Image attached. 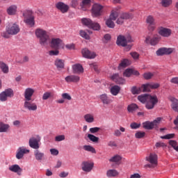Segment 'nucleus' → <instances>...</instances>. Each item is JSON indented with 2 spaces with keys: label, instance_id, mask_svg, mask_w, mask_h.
Masks as SVG:
<instances>
[{
  "label": "nucleus",
  "instance_id": "1",
  "mask_svg": "<svg viewBox=\"0 0 178 178\" xmlns=\"http://www.w3.org/2000/svg\"><path fill=\"white\" fill-rule=\"evenodd\" d=\"M161 85L158 83H148L142 85L141 88H137V86H133L131 89V92L133 95L141 94V91L143 92H150L151 90H156L159 88Z\"/></svg>",
  "mask_w": 178,
  "mask_h": 178
},
{
  "label": "nucleus",
  "instance_id": "2",
  "mask_svg": "<svg viewBox=\"0 0 178 178\" xmlns=\"http://www.w3.org/2000/svg\"><path fill=\"white\" fill-rule=\"evenodd\" d=\"M35 34L39 40V44L42 47H45V45H48V42H49V35L47 31L41 29H37L35 31Z\"/></svg>",
  "mask_w": 178,
  "mask_h": 178
},
{
  "label": "nucleus",
  "instance_id": "3",
  "mask_svg": "<svg viewBox=\"0 0 178 178\" xmlns=\"http://www.w3.org/2000/svg\"><path fill=\"white\" fill-rule=\"evenodd\" d=\"M128 42H133L131 35L124 36L120 35L117 38L116 44L117 45H120L121 47H126V51H130L131 49V45H127Z\"/></svg>",
  "mask_w": 178,
  "mask_h": 178
},
{
  "label": "nucleus",
  "instance_id": "4",
  "mask_svg": "<svg viewBox=\"0 0 178 178\" xmlns=\"http://www.w3.org/2000/svg\"><path fill=\"white\" fill-rule=\"evenodd\" d=\"M148 164L146 165L147 168H150L151 169H154L158 166V155L154 153H150L149 156L145 158Z\"/></svg>",
  "mask_w": 178,
  "mask_h": 178
},
{
  "label": "nucleus",
  "instance_id": "5",
  "mask_svg": "<svg viewBox=\"0 0 178 178\" xmlns=\"http://www.w3.org/2000/svg\"><path fill=\"white\" fill-rule=\"evenodd\" d=\"M158 102H159V100L158 99V97L156 95H149L145 103L146 109H148V110L154 109L155 106L158 105Z\"/></svg>",
  "mask_w": 178,
  "mask_h": 178
},
{
  "label": "nucleus",
  "instance_id": "6",
  "mask_svg": "<svg viewBox=\"0 0 178 178\" xmlns=\"http://www.w3.org/2000/svg\"><path fill=\"white\" fill-rule=\"evenodd\" d=\"M81 23L89 29H92V30H95L97 31L101 29V26L99 24H98V22H94L92 20L88 18H83L81 19Z\"/></svg>",
  "mask_w": 178,
  "mask_h": 178
},
{
  "label": "nucleus",
  "instance_id": "7",
  "mask_svg": "<svg viewBox=\"0 0 178 178\" xmlns=\"http://www.w3.org/2000/svg\"><path fill=\"white\" fill-rule=\"evenodd\" d=\"M23 16L25 17L24 22L26 24L29 26H31V27H33L34 26V16H33V12L31 10H26L24 11L23 13Z\"/></svg>",
  "mask_w": 178,
  "mask_h": 178
},
{
  "label": "nucleus",
  "instance_id": "8",
  "mask_svg": "<svg viewBox=\"0 0 178 178\" xmlns=\"http://www.w3.org/2000/svg\"><path fill=\"white\" fill-rule=\"evenodd\" d=\"M146 23L147 24V30L150 33L155 31L156 29V22H155V18L152 15H149L146 18Z\"/></svg>",
  "mask_w": 178,
  "mask_h": 178
},
{
  "label": "nucleus",
  "instance_id": "9",
  "mask_svg": "<svg viewBox=\"0 0 178 178\" xmlns=\"http://www.w3.org/2000/svg\"><path fill=\"white\" fill-rule=\"evenodd\" d=\"M13 97V90L8 88L0 93V101L5 102L8 101V98H12Z\"/></svg>",
  "mask_w": 178,
  "mask_h": 178
},
{
  "label": "nucleus",
  "instance_id": "10",
  "mask_svg": "<svg viewBox=\"0 0 178 178\" xmlns=\"http://www.w3.org/2000/svg\"><path fill=\"white\" fill-rule=\"evenodd\" d=\"M161 121V118H157L156 120H154L152 122L146 121L143 123V128L145 129V130H152L158 123Z\"/></svg>",
  "mask_w": 178,
  "mask_h": 178
},
{
  "label": "nucleus",
  "instance_id": "11",
  "mask_svg": "<svg viewBox=\"0 0 178 178\" xmlns=\"http://www.w3.org/2000/svg\"><path fill=\"white\" fill-rule=\"evenodd\" d=\"M81 166L83 172L90 173V172H91L94 168V163L90 161H85L81 163Z\"/></svg>",
  "mask_w": 178,
  "mask_h": 178
},
{
  "label": "nucleus",
  "instance_id": "12",
  "mask_svg": "<svg viewBox=\"0 0 178 178\" xmlns=\"http://www.w3.org/2000/svg\"><path fill=\"white\" fill-rule=\"evenodd\" d=\"M40 141H41V138L40 136L32 137L29 139V147L33 149H38L40 148Z\"/></svg>",
  "mask_w": 178,
  "mask_h": 178
},
{
  "label": "nucleus",
  "instance_id": "13",
  "mask_svg": "<svg viewBox=\"0 0 178 178\" xmlns=\"http://www.w3.org/2000/svg\"><path fill=\"white\" fill-rule=\"evenodd\" d=\"M102 6L95 3L92 8V15L93 17H98L102 15Z\"/></svg>",
  "mask_w": 178,
  "mask_h": 178
},
{
  "label": "nucleus",
  "instance_id": "14",
  "mask_svg": "<svg viewBox=\"0 0 178 178\" xmlns=\"http://www.w3.org/2000/svg\"><path fill=\"white\" fill-rule=\"evenodd\" d=\"M6 31L10 35H16V34H18L20 31V28L19 27V25L13 24L9 25L8 27L6 28Z\"/></svg>",
  "mask_w": 178,
  "mask_h": 178
},
{
  "label": "nucleus",
  "instance_id": "15",
  "mask_svg": "<svg viewBox=\"0 0 178 178\" xmlns=\"http://www.w3.org/2000/svg\"><path fill=\"white\" fill-rule=\"evenodd\" d=\"M170 101L172 103L171 106L173 111L178 112V100L175 97H170ZM174 124H175V126L178 125V115L174 120Z\"/></svg>",
  "mask_w": 178,
  "mask_h": 178
},
{
  "label": "nucleus",
  "instance_id": "16",
  "mask_svg": "<svg viewBox=\"0 0 178 178\" xmlns=\"http://www.w3.org/2000/svg\"><path fill=\"white\" fill-rule=\"evenodd\" d=\"M24 108L34 111L37 110V104L33 103V100H24Z\"/></svg>",
  "mask_w": 178,
  "mask_h": 178
},
{
  "label": "nucleus",
  "instance_id": "17",
  "mask_svg": "<svg viewBox=\"0 0 178 178\" xmlns=\"http://www.w3.org/2000/svg\"><path fill=\"white\" fill-rule=\"evenodd\" d=\"M56 8L61 12V13H67L69 12L70 7L65 3L60 1L56 4Z\"/></svg>",
  "mask_w": 178,
  "mask_h": 178
},
{
  "label": "nucleus",
  "instance_id": "18",
  "mask_svg": "<svg viewBox=\"0 0 178 178\" xmlns=\"http://www.w3.org/2000/svg\"><path fill=\"white\" fill-rule=\"evenodd\" d=\"M35 90L31 88H27L25 89L24 97V101H32L33 95H34Z\"/></svg>",
  "mask_w": 178,
  "mask_h": 178
},
{
  "label": "nucleus",
  "instance_id": "19",
  "mask_svg": "<svg viewBox=\"0 0 178 178\" xmlns=\"http://www.w3.org/2000/svg\"><path fill=\"white\" fill-rule=\"evenodd\" d=\"M51 45L52 48L59 49V48H63V41L59 38H53L51 39Z\"/></svg>",
  "mask_w": 178,
  "mask_h": 178
},
{
  "label": "nucleus",
  "instance_id": "20",
  "mask_svg": "<svg viewBox=\"0 0 178 178\" xmlns=\"http://www.w3.org/2000/svg\"><path fill=\"white\" fill-rule=\"evenodd\" d=\"M161 38H159V36L154 35L152 38H151L150 36L146 37V39L145 40V42L146 44H150V45L155 46L159 42Z\"/></svg>",
  "mask_w": 178,
  "mask_h": 178
},
{
  "label": "nucleus",
  "instance_id": "21",
  "mask_svg": "<svg viewBox=\"0 0 178 178\" xmlns=\"http://www.w3.org/2000/svg\"><path fill=\"white\" fill-rule=\"evenodd\" d=\"M29 149H26L24 147H20L17 151L16 158L17 159H22L25 154H29Z\"/></svg>",
  "mask_w": 178,
  "mask_h": 178
},
{
  "label": "nucleus",
  "instance_id": "22",
  "mask_svg": "<svg viewBox=\"0 0 178 178\" xmlns=\"http://www.w3.org/2000/svg\"><path fill=\"white\" fill-rule=\"evenodd\" d=\"M81 54L83 58H86V59H94V58L97 56V54L95 52H91L87 48L82 49Z\"/></svg>",
  "mask_w": 178,
  "mask_h": 178
},
{
  "label": "nucleus",
  "instance_id": "23",
  "mask_svg": "<svg viewBox=\"0 0 178 178\" xmlns=\"http://www.w3.org/2000/svg\"><path fill=\"white\" fill-rule=\"evenodd\" d=\"M172 52H173V49L163 47V48L159 49L156 51V54L158 56H162V55H170Z\"/></svg>",
  "mask_w": 178,
  "mask_h": 178
},
{
  "label": "nucleus",
  "instance_id": "24",
  "mask_svg": "<svg viewBox=\"0 0 178 178\" xmlns=\"http://www.w3.org/2000/svg\"><path fill=\"white\" fill-rule=\"evenodd\" d=\"M158 33L161 37L168 38L172 35V30L168 28L160 27Z\"/></svg>",
  "mask_w": 178,
  "mask_h": 178
},
{
  "label": "nucleus",
  "instance_id": "25",
  "mask_svg": "<svg viewBox=\"0 0 178 178\" xmlns=\"http://www.w3.org/2000/svg\"><path fill=\"white\" fill-rule=\"evenodd\" d=\"M8 169L10 172H13V173H17L18 176H21L22 172H23V169H22V168H20V166L17 164L10 165Z\"/></svg>",
  "mask_w": 178,
  "mask_h": 178
},
{
  "label": "nucleus",
  "instance_id": "26",
  "mask_svg": "<svg viewBox=\"0 0 178 178\" xmlns=\"http://www.w3.org/2000/svg\"><path fill=\"white\" fill-rule=\"evenodd\" d=\"M72 72L74 74H81L84 73V68L81 64H74L72 65Z\"/></svg>",
  "mask_w": 178,
  "mask_h": 178
},
{
  "label": "nucleus",
  "instance_id": "27",
  "mask_svg": "<svg viewBox=\"0 0 178 178\" xmlns=\"http://www.w3.org/2000/svg\"><path fill=\"white\" fill-rule=\"evenodd\" d=\"M67 83H79L80 81V76L77 75H69L65 78Z\"/></svg>",
  "mask_w": 178,
  "mask_h": 178
},
{
  "label": "nucleus",
  "instance_id": "28",
  "mask_svg": "<svg viewBox=\"0 0 178 178\" xmlns=\"http://www.w3.org/2000/svg\"><path fill=\"white\" fill-rule=\"evenodd\" d=\"M111 79L113 81H115L117 84H124V83H126V81L123 78L119 76V74H113Z\"/></svg>",
  "mask_w": 178,
  "mask_h": 178
},
{
  "label": "nucleus",
  "instance_id": "29",
  "mask_svg": "<svg viewBox=\"0 0 178 178\" xmlns=\"http://www.w3.org/2000/svg\"><path fill=\"white\" fill-rule=\"evenodd\" d=\"M100 101H102L104 105H109V104L112 102V99H111L106 94H102L100 95Z\"/></svg>",
  "mask_w": 178,
  "mask_h": 178
},
{
  "label": "nucleus",
  "instance_id": "30",
  "mask_svg": "<svg viewBox=\"0 0 178 178\" xmlns=\"http://www.w3.org/2000/svg\"><path fill=\"white\" fill-rule=\"evenodd\" d=\"M80 6L82 10H87L91 6V0H82Z\"/></svg>",
  "mask_w": 178,
  "mask_h": 178
},
{
  "label": "nucleus",
  "instance_id": "31",
  "mask_svg": "<svg viewBox=\"0 0 178 178\" xmlns=\"http://www.w3.org/2000/svg\"><path fill=\"white\" fill-rule=\"evenodd\" d=\"M34 155L36 161H42L44 159V156H45V154L39 150L36 149L34 152Z\"/></svg>",
  "mask_w": 178,
  "mask_h": 178
},
{
  "label": "nucleus",
  "instance_id": "32",
  "mask_svg": "<svg viewBox=\"0 0 178 178\" xmlns=\"http://www.w3.org/2000/svg\"><path fill=\"white\" fill-rule=\"evenodd\" d=\"M0 69L4 74H8L9 73V66L2 61L0 62Z\"/></svg>",
  "mask_w": 178,
  "mask_h": 178
},
{
  "label": "nucleus",
  "instance_id": "33",
  "mask_svg": "<svg viewBox=\"0 0 178 178\" xmlns=\"http://www.w3.org/2000/svg\"><path fill=\"white\" fill-rule=\"evenodd\" d=\"M107 177H116V176H119V172L116 170H108L106 172Z\"/></svg>",
  "mask_w": 178,
  "mask_h": 178
},
{
  "label": "nucleus",
  "instance_id": "34",
  "mask_svg": "<svg viewBox=\"0 0 178 178\" xmlns=\"http://www.w3.org/2000/svg\"><path fill=\"white\" fill-rule=\"evenodd\" d=\"M10 127L9 124L0 122V133H7Z\"/></svg>",
  "mask_w": 178,
  "mask_h": 178
},
{
  "label": "nucleus",
  "instance_id": "35",
  "mask_svg": "<svg viewBox=\"0 0 178 178\" xmlns=\"http://www.w3.org/2000/svg\"><path fill=\"white\" fill-rule=\"evenodd\" d=\"M55 65L57 69H63L65 67V60L58 58L55 60Z\"/></svg>",
  "mask_w": 178,
  "mask_h": 178
},
{
  "label": "nucleus",
  "instance_id": "36",
  "mask_svg": "<svg viewBox=\"0 0 178 178\" xmlns=\"http://www.w3.org/2000/svg\"><path fill=\"white\" fill-rule=\"evenodd\" d=\"M84 120L87 122V123H92L94 122V115L91 113L86 114L83 116Z\"/></svg>",
  "mask_w": 178,
  "mask_h": 178
},
{
  "label": "nucleus",
  "instance_id": "37",
  "mask_svg": "<svg viewBox=\"0 0 178 178\" xmlns=\"http://www.w3.org/2000/svg\"><path fill=\"white\" fill-rule=\"evenodd\" d=\"M17 11V6H11L7 9V13L10 16L15 15Z\"/></svg>",
  "mask_w": 178,
  "mask_h": 178
},
{
  "label": "nucleus",
  "instance_id": "38",
  "mask_svg": "<svg viewBox=\"0 0 178 178\" xmlns=\"http://www.w3.org/2000/svg\"><path fill=\"white\" fill-rule=\"evenodd\" d=\"M110 91L112 95L116 96L118 94H119V92H120V88L119 86H113L111 88Z\"/></svg>",
  "mask_w": 178,
  "mask_h": 178
},
{
  "label": "nucleus",
  "instance_id": "39",
  "mask_svg": "<svg viewBox=\"0 0 178 178\" xmlns=\"http://www.w3.org/2000/svg\"><path fill=\"white\" fill-rule=\"evenodd\" d=\"M138 109V106H137V104H131L127 106V111L128 112H129V113H133L135 111Z\"/></svg>",
  "mask_w": 178,
  "mask_h": 178
},
{
  "label": "nucleus",
  "instance_id": "40",
  "mask_svg": "<svg viewBox=\"0 0 178 178\" xmlns=\"http://www.w3.org/2000/svg\"><path fill=\"white\" fill-rule=\"evenodd\" d=\"M150 95H142L138 97V101H140V102H142V104H145V102L147 103V101L148 100V97Z\"/></svg>",
  "mask_w": 178,
  "mask_h": 178
},
{
  "label": "nucleus",
  "instance_id": "41",
  "mask_svg": "<svg viewBox=\"0 0 178 178\" xmlns=\"http://www.w3.org/2000/svg\"><path fill=\"white\" fill-rule=\"evenodd\" d=\"M83 149L88 152H91L92 154H97V150H95V148L91 145H84Z\"/></svg>",
  "mask_w": 178,
  "mask_h": 178
},
{
  "label": "nucleus",
  "instance_id": "42",
  "mask_svg": "<svg viewBox=\"0 0 178 178\" xmlns=\"http://www.w3.org/2000/svg\"><path fill=\"white\" fill-rule=\"evenodd\" d=\"M120 161H122V156L119 155H115L109 159V162H114L117 164H119Z\"/></svg>",
  "mask_w": 178,
  "mask_h": 178
},
{
  "label": "nucleus",
  "instance_id": "43",
  "mask_svg": "<svg viewBox=\"0 0 178 178\" xmlns=\"http://www.w3.org/2000/svg\"><path fill=\"white\" fill-rule=\"evenodd\" d=\"M120 17H122V19L124 20H129V19H133V15L129 13H124L120 15Z\"/></svg>",
  "mask_w": 178,
  "mask_h": 178
},
{
  "label": "nucleus",
  "instance_id": "44",
  "mask_svg": "<svg viewBox=\"0 0 178 178\" xmlns=\"http://www.w3.org/2000/svg\"><path fill=\"white\" fill-rule=\"evenodd\" d=\"M88 138L92 143H98V141H99V138L90 134H88Z\"/></svg>",
  "mask_w": 178,
  "mask_h": 178
},
{
  "label": "nucleus",
  "instance_id": "45",
  "mask_svg": "<svg viewBox=\"0 0 178 178\" xmlns=\"http://www.w3.org/2000/svg\"><path fill=\"white\" fill-rule=\"evenodd\" d=\"M119 17V13L118 11H112L111 15H110V18L111 20H116Z\"/></svg>",
  "mask_w": 178,
  "mask_h": 178
},
{
  "label": "nucleus",
  "instance_id": "46",
  "mask_svg": "<svg viewBox=\"0 0 178 178\" xmlns=\"http://www.w3.org/2000/svg\"><path fill=\"white\" fill-rule=\"evenodd\" d=\"M106 24L110 29H114L115 28V22H113V20L111 19V18H109L106 20Z\"/></svg>",
  "mask_w": 178,
  "mask_h": 178
},
{
  "label": "nucleus",
  "instance_id": "47",
  "mask_svg": "<svg viewBox=\"0 0 178 178\" xmlns=\"http://www.w3.org/2000/svg\"><path fill=\"white\" fill-rule=\"evenodd\" d=\"M52 97V92H45L42 95L43 101H47V99H49Z\"/></svg>",
  "mask_w": 178,
  "mask_h": 178
},
{
  "label": "nucleus",
  "instance_id": "48",
  "mask_svg": "<svg viewBox=\"0 0 178 178\" xmlns=\"http://www.w3.org/2000/svg\"><path fill=\"white\" fill-rule=\"evenodd\" d=\"M161 5L164 8H168V6H170V5H172V0H162Z\"/></svg>",
  "mask_w": 178,
  "mask_h": 178
},
{
  "label": "nucleus",
  "instance_id": "49",
  "mask_svg": "<svg viewBox=\"0 0 178 178\" xmlns=\"http://www.w3.org/2000/svg\"><path fill=\"white\" fill-rule=\"evenodd\" d=\"M61 97L64 101H72V96L69 93H63Z\"/></svg>",
  "mask_w": 178,
  "mask_h": 178
},
{
  "label": "nucleus",
  "instance_id": "50",
  "mask_svg": "<svg viewBox=\"0 0 178 178\" xmlns=\"http://www.w3.org/2000/svg\"><path fill=\"white\" fill-rule=\"evenodd\" d=\"M136 138H143L145 137V132L144 131H138L135 134Z\"/></svg>",
  "mask_w": 178,
  "mask_h": 178
},
{
  "label": "nucleus",
  "instance_id": "51",
  "mask_svg": "<svg viewBox=\"0 0 178 178\" xmlns=\"http://www.w3.org/2000/svg\"><path fill=\"white\" fill-rule=\"evenodd\" d=\"M143 77L144 79H145V80H149L150 79H152V77H154V73L146 72L143 74Z\"/></svg>",
  "mask_w": 178,
  "mask_h": 178
},
{
  "label": "nucleus",
  "instance_id": "52",
  "mask_svg": "<svg viewBox=\"0 0 178 178\" xmlns=\"http://www.w3.org/2000/svg\"><path fill=\"white\" fill-rule=\"evenodd\" d=\"M134 73L133 70L131 69H127L124 72V76L125 77H130V76H131Z\"/></svg>",
  "mask_w": 178,
  "mask_h": 178
},
{
  "label": "nucleus",
  "instance_id": "53",
  "mask_svg": "<svg viewBox=\"0 0 178 178\" xmlns=\"http://www.w3.org/2000/svg\"><path fill=\"white\" fill-rule=\"evenodd\" d=\"M175 137V134H168L165 136H161V138L163 140H170V138H173Z\"/></svg>",
  "mask_w": 178,
  "mask_h": 178
},
{
  "label": "nucleus",
  "instance_id": "54",
  "mask_svg": "<svg viewBox=\"0 0 178 178\" xmlns=\"http://www.w3.org/2000/svg\"><path fill=\"white\" fill-rule=\"evenodd\" d=\"M127 62H128L127 60H126V59L123 60L120 63V65H119V66H118L119 70H120V69H122V67H127Z\"/></svg>",
  "mask_w": 178,
  "mask_h": 178
},
{
  "label": "nucleus",
  "instance_id": "55",
  "mask_svg": "<svg viewBox=\"0 0 178 178\" xmlns=\"http://www.w3.org/2000/svg\"><path fill=\"white\" fill-rule=\"evenodd\" d=\"M140 126H141V124H138L137 122H132V123L130 124V127H131V129H140Z\"/></svg>",
  "mask_w": 178,
  "mask_h": 178
},
{
  "label": "nucleus",
  "instance_id": "56",
  "mask_svg": "<svg viewBox=\"0 0 178 178\" xmlns=\"http://www.w3.org/2000/svg\"><path fill=\"white\" fill-rule=\"evenodd\" d=\"M80 35L83 37V38H86V40H90V35L84 31H80Z\"/></svg>",
  "mask_w": 178,
  "mask_h": 178
},
{
  "label": "nucleus",
  "instance_id": "57",
  "mask_svg": "<svg viewBox=\"0 0 178 178\" xmlns=\"http://www.w3.org/2000/svg\"><path fill=\"white\" fill-rule=\"evenodd\" d=\"M65 138V135H59L55 137V141L56 142L64 141Z\"/></svg>",
  "mask_w": 178,
  "mask_h": 178
},
{
  "label": "nucleus",
  "instance_id": "58",
  "mask_svg": "<svg viewBox=\"0 0 178 178\" xmlns=\"http://www.w3.org/2000/svg\"><path fill=\"white\" fill-rule=\"evenodd\" d=\"M49 55H50V56H56L57 55H59V51L51 50L50 51H49Z\"/></svg>",
  "mask_w": 178,
  "mask_h": 178
},
{
  "label": "nucleus",
  "instance_id": "59",
  "mask_svg": "<svg viewBox=\"0 0 178 178\" xmlns=\"http://www.w3.org/2000/svg\"><path fill=\"white\" fill-rule=\"evenodd\" d=\"M130 55L132 56L133 59H138V58H140V54L136 51L131 52Z\"/></svg>",
  "mask_w": 178,
  "mask_h": 178
},
{
  "label": "nucleus",
  "instance_id": "60",
  "mask_svg": "<svg viewBox=\"0 0 178 178\" xmlns=\"http://www.w3.org/2000/svg\"><path fill=\"white\" fill-rule=\"evenodd\" d=\"M70 5L72 8H76L77 5H79V1L77 0H71Z\"/></svg>",
  "mask_w": 178,
  "mask_h": 178
},
{
  "label": "nucleus",
  "instance_id": "61",
  "mask_svg": "<svg viewBox=\"0 0 178 178\" xmlns=\"http://www.w3.org/2000/svg\"><path fill=\"white\" fill-rule=\"evenodd\" d=\"M100 128L99 127H93L90 129V131L94 134L95 133H98L99 131Z\"/></svg>",
  "mask_w": 178,
  "mask_h": 178
},
{
  "label": "nucleus",
  "instance_id": "62",
  "mask_svg": "<svg viewBox=\"0 0 178 178\" xmlns=\"http://www.w3.org/2000/svg\"><path fill=\"white\" fill-rule=\"evenodd\" d=\"M117 24H123L124 23V20L123 18L120 15V17L118 18L116 21Z\"/></svg>",
  "mask_w": 178,
  "mask_h": 178
},
{
  "label": "nucleus",
  "instance_id": "63",
  "mask_svg": "<svg viewBox=\"0 0 178 178\" xmlns=\"http://www.w3.org/2000/svg\"><path fill=\"white\" fill-rule=\"evenodd\" d=\"M50 152H51V155H54V156L59 154V151H58V149H51Z\"/></svg>",
  "mask_w": 178,
  "mask_h": 178
},
{
  "label": "nucleus",
  "instance_id": "64",
  "mask_svg": "<svg viewBox=\"0 0 178 178\" xmlns=\"http://www.w3.org/2000/svg\"><path fill=\"white\" fill-rule=\"evenodd\" d=\"M170 83H172L173 84H178V76L171 79Z\"/></svg>",
  "mask_w": 178,
  "mask_h": 178
}]
</instances>
